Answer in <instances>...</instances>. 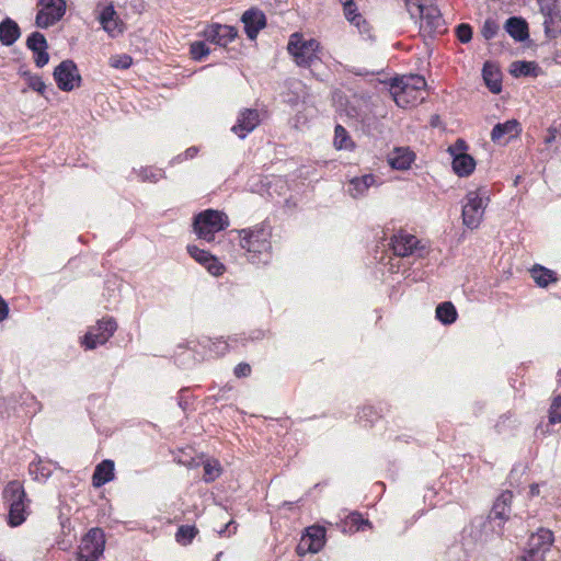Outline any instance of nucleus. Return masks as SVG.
I'll list each match as a JSON object with an SVG mask.
<instances>
[{
    "instance_id": "1",
    "label": "nucleus",
    "mask_w": 561,
    "mask_h": 561,
    "mask_svg": "<svg viewBox=\"0 0 561 561\" xmlns=\"http://www.w3.org/2000/svg\"><path fill=\"white\" fill-rule=\"evenodd\" d=\"M239 245L252 264L267 263L272 251V230L266 224H259L250 228L237 230Z\"/></svg>"
},
{
    "instance_id": "2",
    "label": "nucleus",
    "mask_w": 561,
    "mask_h": 561,
    "mask_svg": "<svg viewBox=\"0 0 561 561\" xmlns=\"http://www.w3.org/2000/svg\"><path fill=\"white\" fill-rule=\"evenodd\" d=\"M2 495L9 507L8 524L11 527L20 526L26 519L30 503L23 484L18 480L10 481L3 489Z\"/></svg>"
},
{
    "instance_id": "3",
    "label": "nucleus",
    "mask_w": 561,
    "mask_h": 561,
    "mask_svg": "<svg viewBox=\"0 0 561 561\" xmlns=\"http://www.w3.org/2000/svg\"><path fill=\"white\" fill-rule=\"evenodd\" d=\"M229 226L228 216L219 210L206 209L194 217L193 230L198 239L211 242L215 234Z\"/></svg>"
},
{
    "instance_id": "4",
    "label": "nucleus",
    "mask_w": 561,
    "mask_h": 561,
    "mask_svg": "<svg viewBox=\"0 0 561 561\" xmlns=\"http://www.w3.org/2000/svg\"><path fill=\"white\" fill-rule=\"evenodd\" d=\"M287 49L300 67H311L319 60V43L316 39L307 41L299 33L290 35Z\"/></svg>"
},
{
    "instance_id": "5",
    "label": "nucleus",
    "mask_w": 561,
    "mask_h": 561,
    "mask_svg": "<svg viewBox=\"0 0 561 561\" xmlns=\"http://www.w3.org/2000/svg\"><path fill=\"white\" fill-rule=\"evenodd\" d=\"M105 535L100 528H92L82 538L77 561H98L103 556Z\"/></svg>"
},
{
    "instance_id": "6",
    "label": "nucleus",
    "mask_w": 561,
    "mask_h": 561,
    "mask_svg": "<svg viewBox=\"0 0 561 561\" xmlns=\"http://www.w3.org/2000/svg\"><path fill=\"white\" fill-rule=\"evenodd\" d=\"M486 207V199L477 191H470L462 205V221L469 229H476L480 226Z\"/></svg>"
},
{
    "instance_id": "7",
    "label": "nucleus",
    "mask_w": 561,
    "mask_h": 561,
    "mask_svg": "<svg viewBox=\"0 0 561 561\" xmlns=\"http://www.w3.org/2000/svg\"><path fill=\"white\" fill-rule=\"evenodd\" d=\"M415 18H420V28L427 35L440 34L445 31V22L437 7L432 3L425 2L417 4L414 10Z\"/></svg>"
},
{
    "instance_id": "8",
    "label": "nucleus",
    "mask_w": 561,
    "mask_h": 561,
    "mask_svg": "<svg viewBox=\"0 0 561 561\" xmlns=\"http://www.w3.org/2000/svg\"><path fill=\"white\" fill-rule=\"evenodd\" d=\"M116 329L117 323L113 318H103L85 333L83 344L88 350H94L96 346L105 344Z\"/></svg>"
},
{
    "instance_id": "9",
    "label": "nucleus",
    "mask_w": 561,
    "mask_h": 561,
    "mask_svg": "<svg viewBox=\"0 0 561 561\" xmlns=\"http://www.w3.org/2000/svg\"><path fill=\"white\" fill-rule=\"evenodd\" d=\"M54 79L56 81L57 87L61 91H72L78 88L81 82V76L77 68V65L70 60L61 61L54 70Z\"/></svg>"
},
{
    "instance_id": "10",
    "label": "nucleus",
    "mask_w": 561,
    "mask_h": 561,
    "mask_svg": "<svg viewBox=\"0 0 561 561\" xmlns=\"http://www.w3.org/2000/svg\"><path fill=\"white\" fill-rule=\"evenodd\" d=\"M43 7L36 14L35 24L41 28H47L58 22L66 13L65 0H41Z\"/></svg>"
},
{
    "instance_id": "11",
    "label": "nucleus",
    "mask_w": 561,
    "mask_h": 561,
    "mask_svg": "<svg viewBox=\"0 0 561 561\" xmlns=\"http://www.w3.org/2000/svg\"><path fill=\"white\" fill-rule=\"evenodd\" d=\"M390 93L400 107L414 106L425 99L424 93L409 87V83H398L397 79L391 81Z\"/></svg>"
},
{
    "instance_id": "12",
    "label": "nucleus",
    "mask_w": 561,
    "mask_h": 561,
    "mask_svg": "<svg viewBox=\"0 0 561 561\" xmlns=\"http://www.w3.org/2000/svg\"><path fill=\"white\" fill-rule=\"evenodd\" d=\"M553 541L554 537L552 531L546 528H540L529 537L526 552L530 553V556H534L535 558L545 560L546 553L550 551Z\"/></svg>"
},
{
    "instance_id": "13",
    "label": "nucleus",
    "mask_w": 561,
    "mask_h": 561,
    "mask_svg": "<svg viewBox=\"0 0 561 561\" xmlns=\"http://www.w3.org/2000/svg\"><path fill=\"white\" fill-rule=\"evenodd\" d=\"M390 244L393 253L402 257L413 255L423 250L422 247H419L420 240L415 236L404 231H399L393 234Z\"/></svg>"
},
{
    "instance_id": "14",
    "label": "nucleus",
    "mask_w": 561,
    "mask_h": 561,
    "mask_svg": "<svg viewBox=\"0 0 561 561\" xmlns=\"http://www.w3.org/2000/svg\"><path fill=\"white\" fill-rule=\"evenodd\" d=\"M204 35L207 41L225 47L237 37L238 30L231 25L213 24L204 31Z\"/></svg>"
},
{
    "instance_id": "15",
    "label": "nucleus",
    "mask_w": 561,
    "mask_h": 561,
    "mask_svg": "<svg viewBox=\"0 0 561 561\" xmlns=\"http://www.w3.org/2000/svg\"><path fill=\"white\" fill-rule=\"evenodd\" d=\"M522 131L520 123L517 119H508L496 124L491 131L493 142L507 144L511 139L517 137Z\"/></svg>"
},
{
    "instance_id": "16",
    "label": "nucleus",
    "mask_w": 561,
    "mask_h": 561,
    "mask_svg": "<svg viewBox=\"0 0 561 561\" xmlns=\"http://www.w3.org/2000/svg\"><path fill=\"white\" fill-rule=\"evenodd\" d=\"M325 542V529L321 526H312L307 529L298 546L299 550H306L311 553L319 552Z\"/></svg>"
},
{
    "instance_id": "17",
    "label": "nucleus",
    "mask_w": 561,
    "mask_h": 561,
    "mask_svg": "<svg viewBox=\"0 0 561 561\" xmlns=\"http://www.w3.org/2000/svg\"><path fill=\"white\" fill-rule=\"evenodd\" d=\"M244 24L247 36L253 41L256 38L259 32L265 27L266 19L262 11L256 9L247 10L241 18Z\"/></svg>"
},
{
    "instance_id": "18",
    "label": "nucleus",
    "mask_w": 561,
    "mask_h": 561,
    "mask_svg": "<svg viewBox=\"0 0 561 561\" xmlns=\"http://www.w3.org/2000/svg\"><path fill=\"white\" fill-rule=\"evenodd\" d=\"M259 112L256 110L245 108L240 112L237 124L232 127V131L243 139L259 125Z\"/></svg>"
},
{
    "instance_id": "19",
    "label": "nucleus",
    "mask_w": 561,
    "mask_h": 561,
    "mask_svg": "<svg viewBox=\"0 0 561 561\" xmlns=\"http://www.w3.org/2000/svg\"><path fill=\"white\" fill-rule=\"evenodd\" d=\"M513 500V493L511 491H504L494 502L490 518L495 522L499 520L497 525L501 526L510 517L511 504Z\"/></svg>"
},
{
    "instance_id": "20",
    "label": "nucleus",
    "mask_w": 561,
    "mask_h": 561,
    "mask_svg": "<svg viewBox=\"0 0 561 561\" xmlns=\"http://www.w3.org/2000/svg\"><path fill=\"white\" fill-rule=\"evenodd\" d=\"M99 21L111 36H116L123 32L122 23L119 22L113 5L104 7L99 15Z\"/></svg>"
},
{
    "instance_id": "21",
    "label": "nucleus",
    "mask_w": 561,
    "mask_h": 561,
    "mask_svg": "<svg viewBox=\"0 0 561 561\" xmlns=\"http://www.w3.org/2000/svg\"><path fill=\"white\" fill-rule=\"evenodd\" d=\"M414 158L413 151L409 148L399 147L388 154V163L396 170H407L411 167Z\"/></svg>"
},
{
    "instance_id": "22",
    "label": "nucleus",
    "mask_w": 561,
    "mask_h": 561,
    "mask_svg": "<svg viewBox=\"0 0 561 561\" xmlns=\"http://www.w3.org/2000/svg\"><path fill=\"white\" fill-rule=\"evenodd\" d=\"M483 80L492 93H500L502 90V73L499 67L486 61L482 69Z\"/></svg>"
},
{
    "instance_id": "23",
    "label": "nucleus",
    "mask_w": 561,
    "mask_h": 561,
    "mask_svg": "<svg viewBox=\"0 0 561 561\" xmlns=\"http://www.w3.org/2000/svg\"><path fill=\"white\" fill-rule=\"evenodd\" d=\"M376 185V178L373 174H365L362 176L353 178L348 182V193L353 198L363 197L367 190Z\"/></svg>"
},
{
    "instance_id": "24",
    "label": "nucleus",
    "mask_w": 561,
    "mask_h": 561,
    "mask_svg": "<svg viewBox=\"0 0 561 561\" xmlns=\"http://www.w3.org/2000/svg\"><path fill=\"white\" fill-rule=\"evenodd\" d=\"M21 36V30L15 21L5 18L0 23V43L4 46L13 45Z\"/></svg>"
},
{
    "instance_id": "25",
    "label": "nucleus",
    "mask_w": 561,
    "mask_h": 561,
    "mask_svg": "<svg viewBox=\"0 0 561 561\" xmlns=\"http://www.w3.org/2000/svg\"><path fill=\"white\" fill-rule=\"evenodd\" d=\"M340 2L343 7V12L346 20L355 25L359 32H366L367 23L363 15L358 12L356 3L353 0H340Z\"/></svg>"
},
{
    "instance_id": "26",
    "label": "nucleus",
    "mask_w": 561,
    "mask_h": 561,
    "mask_svg": "<svg viewBox=\"0 0 561 561\" xmlns=\"http://www.w3.org/2000/svg\"><path fill=\"white\" fill-rule=\"evenodd\" d=\"M114 479V462L112 460H103L93 472L92 483L95 488H100Z\"/></svg>"
},
{
    "instance_id": "27",
    "label": "nucleus",
    "mask_w": 561,
    "mask_h": 561,
    "mask_svg": "<svg viewBox=\"0 0 561 561\" xmlns=\"http://www.w3.org/2000/svg\"><path fill=\"white\" fill-rule=\"evenodd\" d=\"M505 31L517 42H523L528 38V25L525 20L517 16H512L505 22Z\"/></svg>"
},
{
    "instance_id": "28",
    "label": "nucleus",
    "mask_w": 561,
    "mask_h": 561,
    "mask_svg": "<svg viewBox=\"0 0 561 561\" xmlns=\"http://www.w3.org/2000/svg\"><path fill=\"white\" fill-rule=\"evenodd\" d=\"M474 168V159L466 152L456 153V157L453 158V169L459 176H468L473 172Z\"/></svg>"
},
{
    "instance_id": "29",
    "label": "nucleus",
    "mask_w": 561,
    "mask_h": 561,
    "mask_svg": "<svg viewBox=\"0 0 561 561\" xmlns=\"http://www.w3.org/2000/svg\"><path fill=\"white\" fill-rule=\"evenodd\" d=\"M530 275L539 287H547L551 283L557 282V275L552 270L536 264L530 270Z\"/></svg>"
},
{
    "instance_id": "30",
    "label": "nucleus",
    "mask_w": 561,
    "mask_h": 561,
    "mask_svg": "<svg viewBox=\"0 0 561 561\" xmlns=\"http://www.w3.org/2000/svg\"><path fill=\"white\" fill-rule=\"evenodd\" d=\"M436 318L444 324H451L457 319L455 306L449 302H442L436 307Z\"/></svg>"
},
{
    "instance_id": "31",
    "label": "nucleus",
    "mask_w": 561,
    "mask_h": 561,
    "mask_svg": "<svg viewBox=\"0 0 561 561\" xmlns=\"http://www.w3.org/2000/svg\"><path fill=\"white\" fill-rule=\"evenodd\" d=\"M540 5L541 13L546 16L545 25L553 23L556 18L560 16V11L556 0H537Z\"/></svg>"
},
{
    "instance_id": "32",
    "label": "nucleus",
    "mask_w": 561,
    "mask_h": 561,
    "mask_svg": "<svg viewBox=\"0 0 561 561\" xmlns=\"http://www.w3.org/2000/svg\"><path fill=\"white\" fill-rule=\"evenodd\" d=\"M537 65L533 61H514L511 73L515 77L536 76Z\"/></svg>"
},
{
    "instance_id": "33",
    "label": "nucleus",
    "mask_w": 561,
    "mask_h": 561,
    "mask_svg": "<svg viewBox=\"0 0 561 561\" xmlns=\"http://www.w3.org/2000/svg\"><path fill=\"white\" fill-rule=\"evenodd\" d=\"M334 146L337 149H350L353 147L348 133L341 125H337L334 130Z\"/></svg>"
},
{
    "instance_id": "34",
    "label": "nucleus",
    "mask_w": 561,
    "mask_h": 561,
    "mask_svg": "<svg viewBox=\"0 0 561 561\" xmlns=\"http://www.w3.org/2000/svg\"><path fill=\"white\" fill-rule=\"evenodd\" d=\"M198 530L195 526L182 525L179 527L175 538L181 545H188L192 542Z\"/></svg>"
},
{
    "instance_id": "35",
    "label": "nucleus",
    "mask_w": 561,
    "mask_h": 561,
    "mask_svg": "<svg viewBox=\"0 0 561 561\" xmlns=\"http://www.w3.org/2000/svg\"><path fill=\"white\" fill-rule=\"evenodd\" d=\"M28 472L34 479H47L51 476V469L49 466L43 463V461H32L28 467Z\"/></svg>"
},
{
    "instance_id": "36",
    "label": "nucleus",
    "mask_w": 561,
    "mask_h": 561,
    "mask_svg": "<svg viewBox=\"0 0 561 561\" xmlns=\"http://www.w3.org/2000/svg\"><path fill=\"white\" fill-rule=\"evenodd\" d=\"M26 46L33 53L42 50V49H47V47H48L45 36L39 32H33L27 37Z\"/></svg>"
},
{
    "instance_id": "37",
    "label": "nucleus",
    "mask_w": 561,
    "mask_h": 561,
    "mask_svg": "<svg viewBox=\"0 0 561 561\" xmlns=\"http://www.w3.org/2000/svg\"><path fill=\"white\" fill-rule=\"evenodd\" d=\"M398 83H409V87L424 93L426 88V81L424 77L419 75H410L401 78H396Z\"/></svg>"
},
{
    "instance_id": "38",
    "label": "nucleus",
    "mask_w": 561,
    "mask_h": 561,
    "mask_svg": "<svg viewBox=\"0 0 561 561\" xmlns=\"http://www.w3.org/2000/svg\"><path fill=\"white\" fill-rule=\"evenodd\" d=\"M23 76L26 79L27 89H32V90L38 92L41 95L45 94L46 84L39 76L32 75L28 71L23 72Z\"/></svg>"
},
{
    "instance_id": "39",
    "label": "nucleus",
    "mask_w": 561,
    "mask_h": 561,
    "mask_svg": "<svg viewBox=\"0 0 561 561\" xmlns=\"http://www.w3.org/2000/svg\"><path fill=\"white\" fill-rule=\"evenodd\" d=\"M139 176L144 182L157 183L165 176V173L162 169L142 168L139 171Z\"/></svg>"
},
{
    "instance_id": "40",
    "label": "nucleus",
    "mask_w": 561,
    "mask_h": 561,
    "mask_svg": "<svg viewBox=\"0 0 561 561\" xmlns=\"http://www.w3.org/2000/svg\"><path fill=\"white\" fill-rule=\"evenodd\" d=\"M203 266L214 276H220L225 272V265L214 255H209Z\"/></svg>"
},
{
    "instance_id": "41",
    "label": "nucleus",
    "mask_w": 561,
    "mask_h": 561,
    "mask_svg": "<svg viewBox=\"0 0 561 561\" xmlns=\"http://www.w3.org/2000/svg\"><path fill=\"white\" fill-rule=\"evenodd\" d=\"M203 266L214 276H220L225 272V265L214 255H209Z\"/></svg>"
},
{
    "instance_id": "42",
    "label": "nucleus",
    "mask_w": 561,
    "mask_h": 561,
    "mask_svg": "<svg viewBox=\"0 0 561 561\" xmlns=\"http://www.w3.org/2000/svg\"><path fill=\"white\" fill-rule=\"evenodd\" d=\"M220 474V466L216 460H208L204 463V480L211 482L217 479Z\"/></svg>"
},
{
    "instance_id": "43",
    "label": "nucleus",
    "mask_w": 561,
    "mask_h": 561,
    "mask_svg": "<svg viewBox=\"0 0 561 561\" xmlns=\"http://www.w3.org/2000/svg\"><path fill=\"white\" fill-rule=\"evenodd\" d=\"M131 64V57L126 54L115 55L110 58V66L116 69H127Z\"/></svg>"
},
{
    "instance_id": "44",
    "label": "nucleus",
    "mask_w": 561,
    "mask_h": 561,
    "mask_svg": "<svg viewBox=\"0 0 561 561\" xmlns=\"http://www.w3.org/2000/svg\"><path fill=\"white\" fill-rule=\"evenodd\" d=\"M209 54V48L204 42H194L191 45V55L195 60H202Z\"/></svg>"
},
{
    "instance_id": "45",
    "label": "nucleus",
    "mask_w": 561,
    "mask_h": 561,
    "mask_svg": "<svg viewBox=\"0 0 561 561\" xmlns=\"http://www.w3.org/2000/svg\"><path fill=\"white\" fill-rule=\"evenodd\" d=\"M499 30H500L499 24L494 20L488 19L483 23L481 34L485 39H491V38L495 37Z\"/></svg>"
},
{
    "instance_id": "46",
    "label": "nucleus",
    "mask_w": 561,
    "mask_h": 561,
    "mask_svg": "<svg viewBox=\"0 0 561 561\" xmlns=\"http://www.w3.org/2000/svg\"><path fill=\"white\" fill-rule=\"evenodd\" d=\"M187 253L201 265L204 264V262L208 259L210 253L208 251H205L203 249H199L198 247L194 244H188L186 247Z\"/></svg>"
},
{
    "instance_id": "47",
    "label": "nucleus",
    "mask_w": 561,
    "mask_h": 561,
    "mask_svg": "<svg viewBox=\"0 0 561 561\" xmlns=\"http://www.w3.org/2000/svg\"><path fill=\"white\" fill-rule=\"evenodd\" d=\"M456 34L461 43H469L472 38V27L469 24L461 23L457 26Z\"/></svg>"
},
{
    "instance_id": "48",
    "label": "nucleus",
    "mask_w": 561,
    "mask_h": 561,
    "mask_svg": "<svg viewBox=\"0 0 561 561\" xmlns=\"http://www.w3.org/2000/svg\"><path fill=\"white\" fill-rule=\"evenodd\" d=\"M549 421L552 424L561 422V398L553 401L550 410Z\"/></svg>"
},
{
    "instance_id": "49",
    "label": "nucleus",
    "mask_w": 561,
    "mask_h": 561,
    "mask_svg": "<svg viewBox=\"0 0 561 561\" xmlns=\"http://www.w3.org/2000/svg\"><path fill=\"white\" fill-rule=\"evenodd\" d=\"M34 62L38 68H43L49 61L47 49L35 51Z\"/></svg>"
},
{
    "instance_id": "50",
    "label": "nucleus",
    "mask_w": 561,
    "mask_h": 561,
    "mask_svg": "<svg viewBox=\"0 0 561 561\" xmlns=\"http://www.w3.org/2000/svg\"><path fill=\"white\" fill-rule=\"evenodd\" d=\"M352 526H355L357 530L363 528V525H369L367 519H364L360 514L352 513L348 516Z\"/></svg>"
},
{
    "instance_id": "51",
    "label": "nucleus",
    "mask_w": 561,
    "mask_h": 561,
    "mask_svg": "<svg viewBox=\"0 0 561 561\" xmlns=\"http://www.w3.org/2000/svg\"><path fill=\"white\" fill-rule=\"evenodd\" d=\"M467 149V144L462 139H457L456 142L453 146H449L448 152L453 158L456 157V153L465 152Z\"/></svg>"
},
{
    "instance_id": "52",
    "label": "nucleus",
    "mask_w": 561,
    "mask_h": 561,
    "mask_svg": "<svg viewBox=\"0 0 561 561\" xmlns=\"http://www.w3.org/2000/svg\"><path fill=\"white\" fill-rule=\"evenodd\" d=\"M251 374V367L247 363H240L234 368V375L238 378L248 377Z\"/></svg>"
},
{
    "instance_id": "53",
    "label": "nucleus",
    "mask_w": 561,
    "mask_h": 561,
    "mask_svg": "<svg viewBox=\"0 0 561 561\" xmlns=\"http://www.w3.org/2000/svg\"><path fill=\"white\" fill-rule=\"evenodd\" d=\"M407 7L408 12L410 13L411 18H415L414 10L417 9V4H423L425 2H428L430 0H403Z\"/></svg>"
},
{
    "instance_id": "54",
    "label": "nucleus",
    "mask_w": 561,
    "mask_h": 561,
    "mask_svg": "<svg viewBox=\"0 0 561 561\" xmlns=\"http://www.w3.org/2000/svg\"><path fill=\"white\" fill-rule=\"evenodd\" d=\"M237 530V525L233 520H229L224 528L218 530L219 535L221 536H231Z\"/></svg>"
},
{
    "instance_id": "55",
    "label": "nucleus",
    "mask_w": 561,
    "mask_h": 561,
    "mask_svg": "<svg viewBox=\"0 0 561 561\" xmlns=\"http://www.w3.org/2000/svg\"><path fill=\"white\" fill-rule=\"evenodd\" d=\"M197 151H198V149L196 147H190L188 149L185 150L183 156H178L176 160L183 161V160L192 159L196 156Z\"/></svg>"
},
{
    "instance_id": "56",
    "label": "nucleus",
    "mask_w": 561,
    "mask_h": 561,
    "mask_svg": "<svg viewBox=\"0 0 561 561\" xmlns=\"http://www.w3.org/2000/svg\"><path fill=\"white\" fill-rule=\"evenodd\" d=\"M8 313H9L8 304L0 296V322L3 321L8 317Z\"/></svg>"
},
{
    "instance_id": "57",
    "label": "nucleus",
    "mask_w": 561,
    "mask_h": 561,
    "mask_svg": "<svg viewBox=\"0 0 561 561\" xmlns=\"http://www.w3.org/2000/svg\"><path fill=\"white\" fill-rule=\"evenodd\" d=\"M519 561H545L540 558H535L534 556H530V553L525 552V554L519 559Z\"/></svg>"
},
{
    "instance_id": "58",
    "label": "nucleus",
    "mask_w": 561,
    "mask_h": 561,
    "mask_svg": "<svg viewBox=\"0 0 561 561\" xmlns=\"http://www.w3.org/2000/svg\"><path fill=\"white\" fill-rule=\"evenodd\" d=\"M539 492H540V491H539V484L535 483V484H531V485H530V491H529V493H530V495H531V496H536V495H538V494H539Z\"/></svg>"
},
{
    "instance_id": "59",
    "label": "nucleus",
    "mask_w": 561,
    "mask_h": 561,
    "mask_svg": "<svg viewBox=\"0 0 561 561\" xmlns=\"http://www.w3.org/2000/svg\"><path fill=\"white\" fill-rule=\"evenodd\" d=\"M367 411H370V409H363V414H365V415H366V412H367Z\"/></svg>"
},
{
    "instance_id": "60",
    "label": "nucleus",
    "mask_w": 561,
    "mask_h": 561,
    "mask_svg": "<svg viewBox=\"0 0 561 561\" xmlns=\"http://www.w3.org/2000/svg\"><path fill=\"white\" fill-rule=\"evenodd\" d=\"M0 561H3V560L0 559Z\"/></svg>"
}]
</instances>
